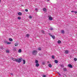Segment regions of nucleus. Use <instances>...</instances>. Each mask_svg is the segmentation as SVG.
Here are the masks:
<instances>
[{"label":"nucleus","mask_w":77,"mask_h":77,"mask_svg":"<svg viewBox=\"0 0 77 77\" xmlns=\"http://www.w3.org/2000/svg\"><path fill=\"white\" fill-rule=\"evenodd\" d=\"M21 59H22L21 58H20L18 59H16V62H19V63H20L21 62Z\"/></svg>","instance_id":"f257e3e1"},{"label":"nucleus","mask_w":77,"mask_h":77,"mask_svg":"<svg viewBox=\"0 0 77 77\" xmlns=\"http://www.w3.org/2000/svg\"><path fill=\"white\" fill-rule=\"evenodd\" d=\"M38 51L36 50H34L32 51V54L33 55H36L37 54Z\"/></svg>","instance_id":"f03ea898"},{"label":"nucleus","mask_w":77,"mask_h":77,"mask_svg":"<svg viewBox=\"0 0 77 77\" xmlns=\"http://www.w3.org/2000/svg\"><path fill=\"white\" fill-rule=\"evenodd\" d=\"M65 52L64 53H65V54H68L69 53V51L68 50H66L64 51Z\"/></svg>","instance_id":"7ed1b4c3"},{"label":"nucleus","mask_w":77,"mask_h":77,"mask_svg":"<svg viewBox=\"0 0 77 77\" xmlns=\"http://www.w3.org/2000/svg\"><path fill=\"white\" fill-rule=\"evenodd\" d=\"M68 67L69 68H72V66L71 64H69L68 65Z\"/></svg>","instance_id":"20e7f679"},{"label":"nucleus","mask_w":77,"mask_h":77,"mask_svg":"<svg viewBox=\"0 0 77 77\" xmlns=\"http://www.w3.org/2000/svg\"><path fill=\"white\" fill-rule=\"evenodd\" d=\"M11 59H12L13 61H16L17 60V59H15L14 57H11Z\"/></svg>","instance_id":"39448f33"},{"label":"nucleus","mask_w":77,"mask_h":77,"mask_svg":"<svg viewBox=\"0 0 77 77\" xmlns=\"http://www.w3.org/2000/svg\"><path fill=\"white\" fill-rule=\"evenodd\" d=\"M49 20L51 21V20H53V18H52L51 17H49Z\"/></svg>","instance_id":"423d86ee"},{"label":"nucleus","mask_w":77,"mask_h":77,"mask_svg":"<svg viewBox=\"0 0 77 77\" xmlns=\"http://www.w3.org/2000/svg\"><path fill=\"white\" fill-rule=\"evenodd\" d=\"M48 66L50 68H51V67H52V65L50 64H48Z\"/></svg>","instance_id":"0eeeda50"},{"label":"nucleus","mask_w":77,"mask_h":77,"mask_svg":"<svg viewBox=\"0 0 77 77\" xmlns=\"http://www.w3.org/2000/svg\"><path fill=\"white\" fill-rule=\"evenodd\" d=\"M51 36L52 38L53 39H55V37L54 35H51Z\"/></svg>","instance_id":"6e6552de"},{"label":"nucleus","mask_w":77,"mask_h":77,"mask_svg":"<svg viewBox=\"0 0 77 77\" xmlns=\"http://www.w3.org/2000/svg\"><path fill=\"white\" fill-rule=\"evenodd\" d=\"M35 66H36V67H38V66H39V63H37L35 65Z\"/></svg>","instance_id":"1a4fd4ad"},{"label":"nucleus","mask_w":77,"mask_h":77,"mask_svg":"<svg viewBox=\"0 0 77 77\" xmlns=\"http://www.w3.org/2000/svg\"><path fill=\"white\" fill-rule=\"evenodd\" d=\"M18 15H22V13L20 12H19L18 13Z\"/></svg>","instance_id":"9d476101"},{"label":"nucleus","mask_w":77,"mask_h":77,"mask_svg":"<svg viewBox=\"0 0 77 77\" xmlns=\"http://www.w3.org/2000/svg\"><path fill=\"white\" fill-rule=\"evenodd\" d=\"M61 33L63 34L64 33H65V31H64V30H62L61 31Z\"/></svg>","instance_id":"9b49d317"},{"label":"nucleus","mask_w":77,"mask_h":77,"mask_svg":"<svg viewBox=\"0 0 77 77\" xmlns=\"http://www.w3.org/2000/svg\"><path fill=\"white\" fill-rule=\"evenodd\" d=\"M26 36L27 37V38H29V37L30 36V35L29 34H27L26 35Z\"/></svg>","instance_id":"f8f14e48"},{"label":"nucleus","mask_w":77,"mask_h":77,"mask_svg":"<svg viewBox=\"0 0 77 77\" xmlns=\"http://www.w3.org/2000/svg\"><path fill=\"white\" fill-rule=\"evenodd\" d=\"M9 40L10 41H13V39H12L11 38H9Z\"/></svg>","instance_id":"ddd939ff"},{"label":"nucleus","mask_w":77,"mask_h":77,"mask_svg":"<svg viewBox=\"0 0 77 77\" xmlns=\"http://www.w3.org/2000/svg\"><path fill=\"white\" fill-rule=\"evenodd\" d=\"M23 64H25L26 63V61L24 60H23Z\"/></svg>","instance_id":"4468645a"},{"label":"nucleus","mask_w":77,"mask_h":77,"mask_svg":"<svg viewBox=\"0 0 77 77\" xmlns=\"http://www.w3.org/2000/svg\"><path fill=\"white\" fill-rule=\"evenodd\" d=\"M35 63H38V61L37 60H35Z\"/></svg>","instance_id":"2eb2a0df"},{"label":"nucleus","mask_w":77,"mask_h":77,"mask_svg":"<svg viewBox=\"0 0 77 77\" xmlns=\"http://www.w3.org/2000/svg\"><path fill=\"white\" fill-rule=\"evenodd\" d=\"M18 43H15L14 44V45L16 47V46H18Z\"/></svg>","instance_id":"dca6fc26"},{"label":"nucleus","mask_w":77,"mask_h":77,"mask_svg":"<svg viewBox=\"0 0 77 77\" xmlns=\"http://www.w3.org/2000/svg\"><path fill=\"white\" fill-rule=\"evenodd\" d=\"M41 47H39L38 48V50H39V51H41Z\"/></svg>","instance_id":"f3484780"},{"label":"nucleus","mask_w":77,"mask_h":77,"mask_svg":"<svg viewBox=\"0 0 77 77\" xmlns=\"http://www.w3.org/2000/svg\"><path fill=\"white\" fill-rule=\"evenodd\" d=\"M54 62L55 63H58V61L56 60H55Z\"/></svg>","instance_id":"a211bd4d"},{"label":"nucleus","mask_w":77,"mask_h":77,"mask_svg":"<svg viewBox=\"0 0 77 77\" xmlns=\"http://www.w3.org/2000/svg\"><path fill=\"white\" fill-rule=\"evenodd\" d=\"M63 69V71H67V70L66 69V68H64Z\"/></svg>","instance_id":"6ab92c4d"},{"label":"nucleus","mask_w":77,"mask_h":77,"mask_svg":"<svg viewBox=\"0 0 77 77\" xmlns=\"http://www.w3.org/2000/svg\"><path fill=\"white\" fill-rule=\"evenodd\" d=\"M57 42L58 43V44H60V43H61V41L59 40Z\"/></svg>","instance_id":"aec40b11"},{"label":"nucleus","mask_w":77,"mask_h":77,"mask_svg":"<svg viewBox=\"0 0 77 77\" xmlns=\"http://www.w3.org/2000/svg\"><path fill=\"white\" fill-rule=\"evenodd\" d=\"M52 59H54L55 58V57H54V56L53 55H52Z\"/></svg>","instance_id":"412c9836"},{"label":"nucleus","mask_w":77,"mask_h":77,"mask_svg":"<svg viewBox=\"0 0 77 77\" xmlns=\"http://www.w3.org/2000/svg\"><path fill=\"white\" fill-rule=\"evenodd\" d=\"M21 49H19V50H18V52L19 53H21Z\"/></svg>","instance_id":"4be33fe9"},{"label":"nucleus","mask_w":77,"mask_h":77,"mask_svg":"<svg viewBox=\"0 0 77 77\" xmlns=\"http://www.w3.org/2000/svg\"><path fill=\"white\" fill-rule=\"evenodd\" d=\"M43 10L44 11H46V9L45 8H43Z\"/></svg>","instance_id":"5701e85b"},{"label":"nucleus","mask_w":77,"mask_h":77,"mask_svg":"<svg viewBox=\"0 0 77 77\" xmlns=\"http://www.w3.org/2000/svg\"><path fill=\"white\" fill-rule=\"evenodd\" d=\"M41 32H42V33H44V32H45V31H44L43 30H42L41 31Z\"/></svg>","instance_id":"b1692460"},{"label":"nucleus","mask_w":77,"mask_h":77,"mask_svg":"<svg viewBox=\"0 0 77 77\" xmlns=\"http://www.w3.org/2000/svg\"><path fill=\"white\" fill-rule=\"evenodd\" d=\"M7 44H11V42H7Z\"/></svg>","instance_id":"393cba45"},{"label":"nucleus","mask_w":77,"mask_h":77,"mask_svg":"<svg viewBox=\"0 0 77 77\" xmlns=\"http://www.w3.org/2000/svg\"><path fill=\"white\" fill-rule=\"evenodd\" d=\"M18 20H21V17H17Z\"/></svg>","instance_id":"a878e982"},{"label":"nucleus","mask_w":77,"mask_h":77,"mask_svg":"<svg viewBox=\"0 0 77 77\" xmlns=\"http://www.w3.org/2000/svg\"><path fill=\"white\" fill-rule=\"evenodd\" d=\"M73 59H74V60H75V61H77V58H74Z\"/></svg>","instance_id":"bb28decb"},{"label":"nucleus","mask_w":77,"mask_h":77,"mask_svg":"<svg viewBox=\"0 0 77 77\" xmlns=\"http://www.w3.org/2000/svg\"><path fill=\"white\" fill-rule=\"evenodd\" d=\"M6 52L7 53H9V50H7V51H6Z\"/></svg>","instance_id":"cd10ccee"},{"label":"nucleus","mask_w":77,"mask_h":77,"mask_svg":"<svg viewBox=\"0 0 77 77\" xmlns=\"http://www.w3.org/2000/svg\"><path fill=\"white\" fill-rule=\"evenodd\" d=\"M74 13L75 14H77V11H74Z\"/></svg>","instance_id":"c85d7f7f"},{"label":"nucleus","mask_w":77,"mask_h":77,"mask_svg":"<svg viewBox=\"0 0 77 77\" xmlns=\"http://www.w3.org/2000/svg\"><path fill=\"white\" fill-rule=\"evenodd\" d=\"M45 63L44 62H42V65H45Z\"/></svg>","instance_id":"c756f323"},{"label":"nucleus","mask_w":77,"mask_h":77,"mask_svg":"<svg viewBox=\"0 0 77 77\" xmlns=\"http://www.w3.org/2000/svg\"><path fill=\"white\" fill-rule=\"evenodd\" d=\"M60 66H61V67H64V65H61Z\"/></svg>","instance_id":"7c9ffc66"},{"label":"nucleus","mask_w":77,"mask_h":77,"mask_svg":"<svg viewBox=\"0 0 77 77\" xmlns=\"http://www.w3.org/2000/svg\"><path fill=\"white\" fill-rule=\"evenodd\" d=\"M25 11H26V12H27L28 11V9H25Z\"/></svg>","instance_id":"2f4dec72"},{"label":"nucleus","mask_w":77,"mask_h":77,"mask_svg":"<svg viewBox=\"0 0 77 77\" xmlns=\"http://www.w3.org/2000/svg\"><path fill=\"white\" fill-rule=\"evenodd\" d=\"M53 29L52 28H50V30H52Z\"/></svg>","instance_id":"473e14b6"},{"label":"nucleus","mask_w":77,"mask_h":77,"mask_svg":"<svg viewBox=\"0 0 77 77\" xmlns=\"http://www.w3.org/2000/svg\"><path fill=\"white\" fill-rule=\"evenodd\" d=\"M35 11H38V9L37 8H35Z\"/></svg>","instance_id":"72a5a7b5"},{"label":"nucleus","mask_w":77,"mask_h":77,"mask_svg":"<svg viewBox=\"0 0 77 77\" xmlns=\"http://www.w3.org/2000/svg\"><path fill=\"white\" fill-rule=\"evenodd\" d=\"M29 17V18H32V17L31 16H30Z\"/></svg>","instance_id":"f704fd0d"},{"label":"nucleus","mask_w":77,"mask_h":77,"mask_svg":"<svg viewBox=\"0 0 77 77\" xmlns=\"http://www.w3.org/2000/svg\"><path fill=\"white\" fill-rule=\"evenodd\" d=\"M43 77H46V75H43Z\"/></svg>","instance_id":"c9c22d12"},{"label":"nucleus","mask_w":77,"mask_h":77,"mask_svg":"<svg viewBox=\"0 0 77 77\" xmlns=\"http://www.w3.org/2000/svg\"><path fill=\"white\" fill-rule=\"evenodd\" d=\"M49 35H50L51 36V34L50 33H49Z\"/></svg>","instance_id":"e433bc0d"},{"label":"nucleus","mask_w":77,"mask_h":77,"mask_svg":"<svg viewBox=\"0 0 77 77\" xmlns=\"http://www.w3.org/2000/svg\"><path fill=\"white\" fill-rule=\"evenodd\" d=\"M71 12H74V11H71Z\"/></svg>","instance_id":"4c0bfd02"},{"label":"nucleus","mask_w":77,"mask_h":77,"mask_svg":"<svg viewBox=\"0 0 77 77\" xmlns=\"http://www.w3.org/2000/svg\"><path fill=\"white\" fill-rule=\"evenodd\" d=\"M58 74H59V75H60V74L58 72Z\"/></svg>","instance_id":"58836bf2"},{"label":"nucleus","mask_w":77,"mask_h":77,"mask_svg":"<svg viewBox=\"0 0 77 77\" xmlns=\"http://www.w3.org/2000/svg\"><path fill=\"white\" fill-rule=\"evenodd\" d=\"M11 74L12 75H13V73H11Z\"/></svg>","instance_id":"ea45409f"},{"label":"nucleus","mask_w":77,"mask_h":77,"mask_svg":"<svg viewBox=\"0 0 77 77\" xmlns=\"http://www.w3.org/2000/svg\"><path fill=\"white\" fill-rule=\"evenodd\" d=\"M48 63H50V62L49 61L48 62Z\"/></svg>","instance_id":"a19ab883"},{"label":"nucleus","mask_w":77,"mask_h":77,"mask_svg":"<svg viewBox=\"0 0 77 77\" xmlns=\"http://www.w3.org/2000/svg\"><path fill=\"white\" fill-rule=\"evenodd\" d=\"M48 2L49 1V0H47Z\"/></svg>","instance_id":"79ce46f5"},{"label":"nucleus","mask_w":77,"mask_h":77,"mask_svg":"<svg viewBox=\"0 0 77 77\" xmlns=\"http://www.w3.org/2000/svg\"><path fill=\"white\" fill-rule=\"evenodd\" d=\"M0 2H1V0H0Z\"/></svg>","instance_id":"37998d69"}]
</instances>
